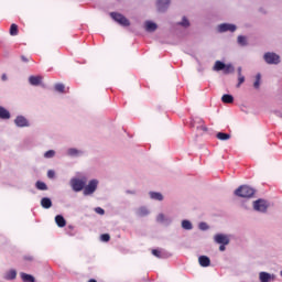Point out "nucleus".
Listing matches in <instances>:
<instances>
[{"instance_id":"1","label":"nucleus","mask_w":282,"mask_h":282,"mask_svg":"<svg viewBox=\"0 0 282 282\" xmlns=\"http://www.w3.org/2000/svg\"><path fill=\"white\" fill-rule=\"evenodd\" d=\"M214 72H223V74H235V66L232 64H226L221 61H216L213 66Z\"/></svg>"},{"instance_id":"2","label":"nucleus","mask_w":282,"mask_h":282,"mask_svg":"<svg viewBox=\"0 0 282 282\" xmlns=\"http://www.w3.org/2000/svg\"><path fill=\"white\" fill-rule=\"evenodd\" d=\"M235 195L237 197L250 198L252 195H254V188L248 185H242L235 191Z\"/></svg>"},{"instance_id":"3","label":"nucleus","mask_w":282,"mask_h":282,"mask_svg":"<svg viewBox=\"0 0 282 282\" xmlns=\"http://www.w3.org/2000/svg\"><path fill=\"white\" fill-rule=\"evenodd\" d=\"M110 17L113 21H116V23H118L122 28H129V25H131L129 19H127V17L122 15L119 12H110Z\"/></svg>"},{"instance_id":"4","label":"nucleus","mask_w":282,"mask_h":282,"mask_svg":"<svg viewBox=\"0 0 282 282\" xmlns=\"http://www.w3.org/2000/svg\"><path fill=\"white\" fill-rule=\"evenodd\" d=\"M263 61L267 65H279L281 57L274 52H267L263 54Z\"/></svg>"},{"instance_id":"5","label":"nucleus","mask_w":282,"mask_h":282,"mask_svg":"<svg viewBox=\"0 0 282 282\" xmlns=\"http://www.w3.org/2000/svg\"><path fill=\"white\" fill-rule=\"evenodd\" d=\"M98 180L94 178L88 182L86 186H84V195L89 196L94 195L95 191H98Z\"/></svg>"},{"instance_id":"6","label":"nucleus","mask_w":282,"mask_h":282,"mask_svg":"<svg viewBox=\"0 0 282 282\" xmlns=\"http://www.w3.org/2000/svg\"><path fill=\"white\" fill-rule=\"evenodd\" d=\"M269 206L270 204H268V200L262 198L253 202V210L257 213H268Z\"/></svg>"},{"instance_id":"7","label":"nucleus","mask_w":282,"mask_h":282,"mask_svg":"<svg viewBox=\"0 0 282 282\" xmlns=\"http://www.w3.org/2000/svg\"><path fill=\"white\" fill-rule=\"evenodd\" d=\"M218 34H224L226 32H237V25L230 23H221L216 28Z\"/></svg>"},{"instance_id":"8","label":"nucleus","mask_w":282,"mask_h":282,"mask_svg":"<svg viewBox=\"0 0 282 282\" xmlns=\"http://www.w3.org/2000/svg\"><path fill=\"white\" fill-rule=\"evenodd\" d=\"M155 6L156 12L164 14V12H167L169 8H171V0H156Z\"/></svg>"},{"instance_id":"9","label":"nucleus","mask_w":282,"mask_h":282,"mask_svg":"<svg viewBox=\"0 0 282 282\" xmlns=\"http://www.w3.org/2000/svg\"><path fill=\"white\" fill-rule=\"evenodd\" d=\"M85 181L80 180V178H73L70 180V186L73 188V191H75V193H80V191H83V188H85Z\"/></svg>"},{"instance_id":"10","label":"nucleus","mask_w":282,"mask_h":282,"mask_svg":"<svg viewBox=\"0 0 282 282\" xmlns=\"http://www.w3.org/2000/svg\"><path fill=\"white\" fill-rule=\"evenodd\" d=\"M214 241L220 246H228V243H230V238L226 234H217L214 236Z\"/></svg>"},{"instance_id":"11","label":"nucleus","mask_w":282,"mask_h":282,"mask_svg":"<svg viewBox=\"0 0 282 282\" xmlns=\"http://www.w3.org/2000/svg\"><path fill=\"white\" fill-rule=\"evenodd\" d=\"M276 280V275L262 271L259 273L260 282H273Z\"/></svg>"},{"instance_id":"12","label":"nucleus","mask_w":282,"mask_h":282,"mask_svg":"<svg viewBox=\"0 0 282 282\" xmlns=\"http://www.w3.org/2000/svg\"><path fill=\"white\" fill-rule=\"evenodd\" d=\"M143 30H145V32L153 33L158 30V23H155L151 20H147L143 23Z\"/></svg>"},{"instance_id":"13","label":"nucleus","mask_w":282,"mask_h":282,"mask_svg":"<svg viewBox=\"0 0 282 282\" xmlns=\"http://www.w3.org/2000/svg\"><path fill=\"white\" fill-rule=\"evenodd\" d=\"M17 127H30V122L23 116H18L14 120Z\"/></svg>"},{"instance_id":"14","label":"nucleus","mask_w":282,"mask_h":282,"mask_svg":"<svg viewBox=\"0 0 282 282\" xmlns=\"http://www.w3.org/2000/svg\"><path fill=\"white\" fill-rule=\"evenodd\" d=\"M198 262H199V265H202V268H208V265H210V258L206 256H200L198 258Z\"/></svg>"},{"instance_id":"15","label":"nucleus","mask_w":282,"mask_h":282,"mask_svg":"<svg viewBox=\"0 0 282 282\" xmlns=\"http://www.w3.org/2000/svg\"><path fill=\"white\" fill-rule=\"evenodd\" d=\"M42 80H43V77H41V76H31V77H29L30 85H33L34 87L39 86Z\"/></svg>"},{"instance_id":"16","label":"nucleus","mask_w":282,"mask_h":282,"mask_svg":"<svg viewBox=\"0 0 282 282\" xmlns=\"http://www.w3.org/2000/svg\"><path fill=\"white\" fill-rule=\"evenodd\" d=\"M0 119L1 120H10V111L4 107L0 106Z\"/></svg>"},{"instance_id":"17","label":"nucleus","mask_w":282,"mask_h":282,"mask_svg":"<svg viewBox=\"0 0 282 282\" xmlns=\"http://www.w3.org/2000/svg\"><path fill=\"white\" fill-rule=\"evenodd\" d=\"M6 281H14L17 279V270L12 269L4 274Z\"/></svg>"},{"instance_id":"18","label":"nucleus","mask_w":282,"mask_h":282,"mask_svg":"<svg viewBox=\"0 0 282 282\" xmlns=\"http://www.w3.org/2000/svg\"><path fill=\"white\" fill-rule=\"evenodd\" d=\"M149 195L151 199H155L156 202H162L164 199V196L160 192H150Z\"/></svg>"},{"instance_id":"19","label":"nucleus","mask_w":282,"mask_h":282,"mask_svg":"<svg viewBox=\"0 0 282 282\" xmlns=\"http://www.w3.org/2000/svg\"><path fill=\"white\" fill-rule=\"evenodd\" d=\"M55 221H56V224H57V226H58L59 228H65V226H67V221H66L65 218H64L63 216H61V215H57V216L55 217Z\"/></svg>"},{"instance_id":"20","label":"nucleus","mask_w":282,"mask_h":282,"mask_svg":"<svg viewBox=\"0 0 282 282\" xmlns=\"http://www.w3.org/2000/svg\"><path fill=\"white\" fill-rule=\"evenodd\" d=\"M20 276L22 279L23 282H36V279L32 275V274H28V273H20Z\"/></svg>"},{"instance_id":"21","label":"nucleus","mask_w":282,"mask_h":282,"mask_svg":"<svg viewBox=\"0 0 282 282\" xmlns=\"http://www.w3.org/2000/svg\"><path fill=\"white\" fill-rule=\"evenodd\" d=\"M41 206L42 208H52V199L50 197H43L41 199Z\"/></svg>"},{"instance_id":"22","label":"nucleus","mask_w":282,"mask_h":282,"mask_svg":"<svg viewBox=\"0 0 282 282\" xmlns=\"http://www.w3.org/2000/svg\"><path fill=\"white\" fill-rule=\"evenodd\" d=\"M237 43L238 45H240L241 47H246L248 46V37H246V35H239L237 37Z\"/></svg>"},{"instance_id":"23","label":"nucleus","mask_w":282,"mask_h":282,"mask_svg":"<svg viewBox=\"0 0 282 282\" xmlns=\"http://www.w3.org/2000/svg\"><path fill=\"white\" fill-rule=\"evenodd\" d=\"M221 100L227 105H232V102H235V97H232V95H224Z\"/></svg>"},{"instance_id":"24","label":"nucleus","mask_w":282,"mask_h":282,"mask_svg":"<svg viewBox=\"0 0 282 282\" xmlns=\"http://www.w3.org/2000/svg\"><path fill=\"white\" fill-rule=\"evenodd\" d=\"M177 25H181V28H191V21H188L187 17H183L181 22H177Z\"/></svg>"},{"instance_id":"25","label":"nucleus","mask_w":282,"mask_h":282,"mask_svg":"<svg viewBox=\"0 0 282 282\" xmlns=\"http://www.w3.org/2000/svg\"><path fill=\"white\" fill-rule=\"evenodd\" d=\"M137 215L139 217H147V215H149V209L147 207H140L137 209Z\"/></svg>"},{"instance_id":"26","label":"nucleus","mask_w":282,"mask_h":282,"mask_svg":"<svg viewBox=\"0 0 282 282\" xmlns=\"http://www.w3.org/2000/svg\"><path fill=\"white\" fill-rule=\"evenodd\" d=\"M183 230H193V224L191 220H182Z\"/></svg>"},{"instance_id":"27","label":"nucleus","mask_w":282,"mask_h":282,"mask_svg":"<svg viewBox=\"0 0 282 282\" xmlns=\"http://www.w3.org/2000/svg\"><path fill=\"white\" fill-rule=\"evenodd\" d=\"M254 89H259L261 87V73L256 75V82L253 83Z\"/></svg>"},{"instance_id":"28","label":"nucleus","mask_w":282,"mask_h":282,"mask_svg":"<svg viewBox=\"0 0 282 282\" xmlns=\"http://www.w3.org/2000/svg\"><path fill=\"white\" fill-rule=\"evenodd\" d=\"M216 138L218 139V140H230V134H228V133H224V132H218L217 134H216Z\"/></svg>"},{"instance_id":"29","label":"nucleus","mask_w":282,"mask_h":282,"mask_svg":"<svg viewBox=\"0 0 282 282\" xmlns=\"http://www.w3.org/2000/svg\"><path fill=\"white\" fill-rule=\"evenodd\" d=\"M35 186L39 191H47V184H45L44 182L37 181L35 183Z\"/></svg>"},{"instance_id":"30","label":"nucleus","mask_w":282,"mask_h":282,"mask_svg":"<svg viewBox=\"0 0 282 282\" xmlns=\"http://www.w3.org/2000/svg\"><path fill=\"white\" fill-rule=\"evenodd\" d=\"M10 34L11 36H17V34H19V26L17 24H11Z\"/></svg>"},{"instance_id":"31","label":"nucleus","mask_w":282,"mask_h":282,"mask_svg":"<svg viewBox=\"0 0 282 282\" xmlns=\"http://www.w3.org/2000/svg\"><path fill=\"white\" fill-rule=\"evenodd\" d=\"M80 153V151H78L77 149L70 148L68 149V155H70L72 158L78 155Z\"/></svg>"},{"instance_id":"32","label":"nucleus","mask_w":282,"mask_h":282,"mask_svg":"<svg viewBox=\"0 0 282 282\" xmlns=\"http://www.w3.org/2000/svg\"><path fill=\"white\" fill-rule=\"evenodd\" d=\"M55 91H59V94H63V91H65V85L56 84L55 85Z\"/></svg>"},{"instance_id":"33","label":"nucleus","mask_w":282,"mask_h":282,"mask_svg":"<svg viewBox=\"0 0 282 282\" xmlns=\"http://www.w3.org/2000/svg\"><path fill=\"white\" fill-rule=\"evenodd\" d=\"M54 155H56V152L54 150H48L44 153V158L46 159L54 158Z\"/></svg>"},{"instance_id":"34","label":"nucleus","mask_w":282,"mask_h":282,"mask_svg":"<svg viewBox=\"0 0 282 282\" xmlns=\"http://www.w3.org/2000/svg\"><path fill=\"white\" fill-rule=\"evenodd\" d=\"M243 83H246V77L242 76H238V84L237 87H241V85H243Z\"/></svg>"},{"instance_id":"35","label":"nucleus","mask_w":282,"mask_h":282,"mask_svg":"<svg viewBox=\"0 0 282 282\" xmlns=\"http://www.w3.org/2000/svg\"><path fill=\"white\" fill-rule=\"evenodd\" d=\"M54 177H56V172H54V170H48L47 178L48 180H54Z\"/></svg>"},{"instance_id":"36","label":"nucleus","mask_w":282,"mask_h":282,"mask_svg":"<svg viewBox=\"0 0 282 282\" xmlns=\"http://www.w3.org/2000/svg\"><path fill=\"white\" fill-rule=\"evenodd\" d=\"M100 239H101V241H109V239H111V236H109V234H102L101 236H100Z\"/></svg>"},{"instance_id":"37","label":"nucleus","mask_w":282,"mask_h":282,"mask_svg":"<svg viewBox=\"0 0 282 282\" xmlns=\"http://www.w3.org/2000/svg\"><path fill=\"white\" fill-rule=\"evenodd\" d=\"M164 214H159L158 217H156V221H159V224H164Z\"/></svg>"},{"instance_id":"38","label":"nucleus","mask_w":282,"mask_h":282,"mask_svg":"<svg viewBox=\"0 0 282 282\" xmlns=\"http://www.w3.org/2000/svg\"><path fill=\"white\" fill-rule=\"evenodd\" d=\"M199 230H208V225L206 223H200L198 225Z\"/></svg>"},{"instance_id":"39","label":"nucleus","mask_w":282,"mask_h":282,"mask_svg":"<svg viewBox=\"0 0 282 282\" xmlns=\"http://www.w3.org/2000/svg\"><path fill=\"white\" fill-rule=\"evenodd\" d=\"M95 213H97V215H105V209H102L101 207H97L95 208Z\"/></svg>"},{"instance_id":"40","label":"nucleus","mask_w":282,"mask_h":282,"mask_svg":"<svg viewBox=\"0 0 282 282\" xmlns=\"http://www.w3.org/2000/svg\"><path fill=\"white\" fill-rule=\"evenodd\" d=\"M152 254H154V257H160V250H152Z\"/></svg>"},{"instance_id":"41","label":"nucleus","mask_w":282,"mask_h":282,"mask_svg":"<svg viewBox=\"0 0 282 282\" xmlns=\"http://www.w3.org/2000/svg\"><path fill=\"white\" fill-rule=\"evenodd\" d=\"M24 259H25V261H33L34 260V258H32V256H25Z\"/></svg>"},{"instance_id":"42","label":"nucleus","mask_w":282,"mask_h":282,"mask_svg":"<svg viewBox=\"0 0 282 282\" xmlns=\"http://www.w3.org/2000/svg\"><path fill=\"white\" fill-rule=\"evenodd\" d=\"M219 250H220V252H224L226 250V245H220Z\"/></svg>"},{"instance_id":"43","label":"nucleus","mask_w":282,"mask_h":282,"mask_svg":"<svg viewBox=\"0 0 282 282\" xmlns=\"http://www.w3.org/2000/svg\"><path fill=\"white\" fill-rule=\"evenodd\" d=\"M241 70H242V68H241V66H239L238 69H237V72H238V77H239V76H243V75L241 74Z\"/></svg>"},{"instance_id":"44","label":"nucleus","mask_w":282,"mask_h":282,"mask_svg":"<svg viewBox=\"0 0 282 282\" xmlns=\"http://www.w3.org/2000/svg\"><path fill=\"white\" fill-rule=\"evenodd\" d=\"M1 79L4 80V82L8 80V75L2 74Z\"/></svg>"},{"instance_id":"45","label":"nucleus","mask_w":282,"mask_h":282,"mask_svg":"<svg viewBox=\"0 0 282 282\" xmlns=\"http://www.w3.org/2000/svg\"><path fill=\"white\" fill-rule=\"evenodd\" d=\"M21 58H22V61H23L24 63H28V57L22 56Z\"/></svg>"},{"instance_id":"46","label":"nucleus","mask_w":282,"mask_h":282,"mask_svg":"<svg viewBox=\"0 0 282 282\" xmlns=\"http://www.w3.org/2000/svg\"><path fill=\"white\" fill-rule=\"evenodd\" d=\"M88 282H97L95 279L89 280Z\"/></svg>"},{"instance_id":"47","label":"nucleus","mask_w":282,"mask_h":282,"mask_svg":"<svg viewBox=\"0 0 282 282\" xmlns=\"http://www.w3.org/2000/svg\"><path fill=\"white\" fill-rule=\"evenodd\" d=\"M203 131H208V128H205V127H204V128H203Z\"/></svg>"},{"instance_id":"48","label":"nucleus","mask_w":282,"mask_h":282,"mask_svg":"<svg viewBox=\"0 0 282 282\" xmlns=\"http://www.w3.org/2000/svg\"><path fill=\"white\" fill-rule=\"evenodd\" d=\"M280 274H281V276H282V271H280Z\"/></svg>"}]
</instances>
